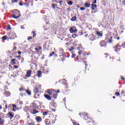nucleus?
Instances as JSON below:
<instances>
[{
	"mask_svg": "<svg viewBox=\"0 0 125 125\" xmlns=\"http://www.w3.org/2000/svg\"><path fill=\"white\" fill-rule=\"evenodd\" d=\"M2 40H3V41H5L6 40H7V36H4L2 38Z\"/></svg>",
	"mask_w": 125,
	"mask_h": 125,
	"instance_id": "32",
	"label": "nucleus"
},
{
	"mask_svg": "<svg viewBox=\"0 0 125 125\" xmlns=\"http://www.w3.org/2000/svg\"><path fill=\"white\" fill-rule=\"evenodd\" d=\"M85 121H86V123H92V122H94L93 121V119H92V118L87 116H86L84 117V118Z\"/></svg>",
	"mask_w": 125,
	"mask_h": 125,
	"instance_id": "5",
	"label": "nucleus"
},
{
	"mask_svg": "<svg viewBox=\"0 0 125 125\" xmlns=\"http://www.w3.org/2000/svg\"><path fill=\"white\" fill-rule=\"evenodd\" d=\"M38 88L39 89V91L42 90V85H39V86H38Z\"/></svg>",
	"mask_w": 125,
	"mask_h": 125,
	"instance_id": "35",
	"label": "nucleus"
},
{
	"mask_svg": "<svg viewBox=\"0 0 125 125\" xmlns=\"http://www.w3.org/2000/svg\"><path fill=\"white\" fill-rule=\"evenodd\" d=\"M72 37L73 38V39H75V38H77V37H79V35L78 34H72Z\"/></svg>",
	"mask_w": 125,
	"mask_h": 125,
	"instance_id": "29",
	"label": "nucleus"
},
{
	"mask_svg": "<svg viewBox=\"0 0 125 125\" xmlns=\"http://www.w3.org/2000/svg\"><path fill=\"white\" fill-rule=\"evenodd\" d=\"M91 5H92V6H91L92 10H95V8H96V7H97V5L94 4H92Z\"/></svg>",
	"mask_w": 125,
	"mask_h": 125,
	"instance_id": "18",
	"label": "nucleus"
},
{
	"mask_svg": "<svg viewBox=\"0 0 125 125\" xmlns=\"http://www.w3.org/2000/svg\"><path fill=\"white\" fill-rule=\"evenodd\" d=\"M71 57L72 58H75L76 57V54H72V56H71Z\"/></svg>",
	"mask_w": 125,
	"mask_h": 125,
	"instance_id": "46",
	"label": "nucleus"
},
{
	"mask_svg": "<svg viewBox=\"0 0 125 125\" xmlns=\"http://www.w3.org/2000/svg\"><path fill=\"white\" fill-rule=\"evenodd\" d=\"M112 39H113V37H110V39L109 40V43H112V42H113V41L112 40Z\"/></svg>",
	"mask_w": 125,
	"mask_h": 125,
	"instance_id": "36",
	"label": "nucleus"
},
{
	"mask_svg": "<svg viewBox=\"0 0 125 125\" xmlns=\"http://www.w3.org/2000/svg\"><path fill=\"white\" fill-rule=\"evenodd\" d=\"M115 95H116V96H120V94L119 92H116L115 93Z\"/></svg>",
	"mask_w": 125,
	"mask_h": 125,
	"instance_id": "39",
	"label": "nucleus"
},
{
	"mask_svg": "<svg viewBox=\"0 0 125 125\" xmlns=\"http://www.w3.org/2000/svg\"><path fill=\"white\" fill-rule=\"evenodd\" d=\"M82 53H83V51H80L78 52L79 55H81V54H82Z\"/></svg>",
	"mask_w": 125,
	"mask_h": 125,
	"instance_id": "43",
	"label": "nucleus"
},
{
	"mask_svg": "<svg viewBox=\"0 0 125 125\" xmlns=\"http://www.w3.org/2000/svg\"><path fill=\"white\" fill-rule=\"evenodd\" d=\"M76 20H77V17L76 16H74L71 18V21H76Z\"/></svg>",
	"mask_w": 125,
	"mask_h": 125,
	"instance_id": "30",
	"label": "nucleus"
},
{
	"mask_svg": "<svg viewBox=\"0 0 125 125\" xmlns=\"http://www.w3.org/2000/svg\"><path fill=\"white\" fill-rule=\"evenodd\" d=\"M16 38V34L12 33L10 36V40H14Z\"/></svg>",
	"mask_w": 125,
	"mask_h": 125,
	"instance_id": "15",
	"label": "nucleus"
},
{
	"mask_svg": "<svg viewBox=\"0 0 125 125\" xmlns=\"http://www.w3.org/2000/svg\"><path fill=\"white\" fill-rule=\"evenodd\" d=\"M44 97H45L46 99H47V100H51V97L48 94H44Z\"/></svg>",
	"mask_w": 125,
	"mask_h": 125,
	"instance_id": "14",
	"label": "nucleus"
},
{
	"mask_svg": "<svg viewBox=\"0 0 125 125\" xmlns=\"http://www.w3.org/2000/svg\"><path fill=\"white\" fill-rule=\"evenodd\" d=\"M39 112H40V111H38V110H36L35 109H33V112H30V113L32 115H35V114H38V113H39Z\"/></svg>",
	"mask_w": 125,
	"mask_h": 125,
	"instance_id": "16",
	"label": "nucleus"
},
{
	"mask_svg": "<svg viewBox=\"0 0 125 125\" xmlns=\"http://www.w3.org/2000/svg\"><path fill=\"white\" fill-rule=\"evenodd\" d=\"M20 57H21V56H18L16 57V58H18V60H20Z\"/></svg>",
	"mask_w": 125,
	"mask_h": 125,
	"instance_id": "49",
	"label": "nucleus"
},
{
	"mask_svg": "<svg viewBox=\"0 0 125 125\" xmlns=\"http://www.w3.org/2000/svg\"><path fill=\"white\" fill-rule=\"evenodd\" d=\"M64 90L65 92H68L70 90V88L68 87V85H66Z\"/></svg>",
	"mask_w": 125,
	"mask_h": 125,
	"instance_id": "19",
	"label": "nucleus"
},
{
	"mask_svg": "<svg viewBox=\"0 0 125 125\" xmlns=\"http://www.w3.org/2000/svg\"><path fill=\"white\" fill-rule=\"evenodd\" d=\"M62 2H63V1L62 0L59 1L60 6H61L62 5Z\"/></svg>",
	"mask_w": 125,
	"mask_h": 125,
	"instance_id": "48",
	"label": "nucleus"
},
{
	"mask_svg": "<svg viewBox=\"0 0 125 125\" xmlns=\"http://www.w3.org/2000/svg\"><path fill=\"white\" fill-rule=\"evenodd\" d=\"M59 92H60V90H57V91H56V93H59Z\"/></svg>",
	"mask_w": 125,
	"mask_h": 125,
	"instance_id": "55",
	"label": "nucleus"
},
{
	"mask_svg": "<svg viewBox=\"0 0 125 125\" xmlns=\"http://www.w3.org/2000/svg\"><path fill=\"white\" fill-rule=\"evenodd\" d=\"M19 90L21 91V92H22V91H26V89L23 87H21L19 89Z\"/></svg>",
	"mask_w": 125,
	"mask_h": 125,
	"instance_id": "28",
	"label": "nucleus"
},
{
	"mask_svg": "<svg viewBox=\"0 0 125 125\" xmlns=\"http://www.w3.org/2000/svg\"><path fill=\"white\" fill-rule=\"evenodd\" d=\"M57 107V106L54 104H53L50 107V108L51 109V110L52 111V112H55L56 107Z\"/></svg>",
	"mask_w": 125,
	"mask_h": 125,
	"instance_id": "7",
	"label": "nucleus"
},
{
	"mask_svg": "<svg viewBox=\"0 0 125 125\" xmlns=\"http://www.w3.org/2000/svg\"><path fill=\"white\" fill-rule=\"evenodd\" d=\"M114 48H115V51L116 52H118V51H120L121 49V46L120 45V44H117V45H116L114 47Z\"/></svg>",
	"mask_w": 125,
	"mask_h": 125,
	"instance_id": "8",
	"label": "nucleus"
},
{
	"mask_svg": "<svg viewBox=\"0 0 125 125\" xmlns=\"http://www.w3.org/2000/svg\"><path fill=\"white\" fill-rule=\"evenodd\" d=\"M43 73H44L45 74H47V73H48V71H45V70H44V69L43 70Z\"/></svg>",
	"mask_w": 125,
	"mask_h": 125,
	"instance_id": "53",
	"label": "nucleus"
},
{
	"mask_svg": "<svg viewBox=\"0 0 125 125\" xmlns=\"http://www.w3.org/2000/svg\"><path fill=\"white\" fill-rule=\"evenodd\" d=\"M104 57L105 58H107L108 57H110V56L108 54H104Z\"/></svg>",
	"mask_w": 125,
	"mask_h": 125,
	"instance_id": "40",
	"label": "nucleus"
},
{
	"mask_svg": "<svg viewBox=\"0 0 125 125\" xmlns=\"http://www.w3.org/2000/svg\"><path fill=\"white\" fill-rule=\"evenodd\" d=\"M13 108H16V105H15V104H13Z\"/></svg>",
	"mask_w": 125,
	"mask_h": 125,
	"instance_id": "58",
	"label": "nucleus"
},
{
	"mask_svg": "<svg viewBox=\"0 0 125 125\" xmlns=\"http://www.w3.org/2000/svg\"><path fill=\"white\" fill-rule=\"evenodd\" d=\"M0 124L1 125H3L4 124V120L2 119L0 117Z\"/></svg>",
	"mask_w": 125,
	"mask_h": 125,
	"instance_id": "27",
	"label": "nucleus"
},
{
	"mask_svg": "<svg viewBox=\"0 0 125 125\" xmlns=\"http://www.w3.org/2000/svg\"><path fill=\"white\" fill-rule=\"evenodd\" d=\"M39 91H40V90H39V88H38V87H36L34 88L33 92L35 93V94H37V93H38Z\"/></svg>",
	"mask_w": 125,
	"mask_h": 125,
	"instance_id": "17",
	"label": "nucleus"
},
{
	"mask_svg": "<svg viewBox=\"0 0 125 125\" xmlns=\"http://www.w3.org/2000/svg\"><path fill=\"white\" fill-rule=\"evenodd\" d=\"M94 1L92 2V3H93L94 4L96 3L97 1H96V0H94Z\"/></svg>",
	"mask_w": 125,
	"mask_h": 125,
	"instance_id": "57",
	"label": "nucleus"
},
{
	"mask_svg": "<svg viewBox=\"0 0 125 125\" xmlns=\"http://www.w3.org/2000/svg\"><path fill=\"white\" fill-rule=\"evenodd\" d=\"M18 54H19V55H21V51L19 52Z\"/></svg>",
	"mask_w": 125,
	"mask_h": 125,
	"instance_id": "62",
	"label": "nucleus"
},
{
	"mask_svg": "<svg viewBox=\"0 0 125 125\" xmlns=\"http://www.w3.org/2000/svg\"><path fill=\"white\" fill-rule=\"evenodd\" d=\"M7 30H11V27H10V25H8L7 26Z\"/></svg>",
	"mask_w": 125,
	"mask_h": 125,
	"instance_id": "44",
	"label": "nucleus"
},
{
	"mask_svg": "<svg viewBox=\"0 0 125 125\" xmlns=\"http://www.w3.org/2000/svg\"><path fill=\"white\" fill-rule=\"evenodd\" d=\"M14 69H18L19 67L17 65H14Z\"/></svg>",
	"mask_w": 125,
	"mask_h": 125,
	"instance_id": "51",
	"label": "nucleus"
},
{
	"mask_svg": "<svg viewBox=\"0 0 125 125\" xmlns=\"http://www.w3.org/2000/svg\"><path fill=\"white\" fill-rule=\"evenodd\" d=\"M87 36H88V34H86L84 35L85 38H87Z\"/></svg>",
	"mask_w": 125,
	"mask_h": 125,
	"instance_id": "61",
	"label": "nucleus"
},
{
	"mask_svg": "<svg viewBox=\"0 0 125 125\" xmlns=\"http://www.w3.org/2000/svg\"><path fill=\"white\" fill-rule=\"evenodd\" d=\"M31 75H32V70H27V71L26 72V77L27 78H30V77H31Z\"/></svg>",
	"mask_w": 125,
	"mask_h": 125,
	"instance_id": "9",
	"label": "nucleus"
},
{
	"mask_svg": "<svg viewBox=\"0 0 125 125\" xmlns=\"http://www.w3.org/2000/svg\"><path fill=\"white\" fill-rule=\"evenodd\" d=\"M78 32V30L74 29V27H71L70 29V32L73 34V33H77Z\"/></svg>",
	"mask_w": 125,
	"mask_h": 125,
	"instance_id": "13",
	"label": "nucleus"
},
{
	"mask_svg": "<svg viewBox=\"0 0 125 125\" xmlns=\"http://www.w3.org/2000/svg\"><path fill=\"white\" fill-rule=\"evenodd\" d=\"M96 35H97V36H98V37H102V36H103V34L102 33H100L99 31H96Z\"/></svg>",
	"mask_w": 125,
	"mask_h": 125,
	"instance_id": "22",
	"label": "nucleus"
},
{
	"mask_svg": "<svg viewBox=\"0 0 125 125\" xmlns=\"http://www.w3.org/2000/svg\"><path fill=\"white\" fill-rule=\"evenodd\" d=\"M7 115L10 117V120H11L12 119H13V118L14 117V113H13V112H8Z\"/></svg>",
	"mask_w": 125,
	"mask_h": 125,
	"instance_id": "11",
	"label": "nucleus"
},
{
	"mask_svg": "<svg viewBox=\"0 0 125 125\" xmlns=\"http://www.w3.org/2000/svg\"><path fill=\"white\" fill-rule=\"evenodd\" d=\"M55 53L54 52H52L49 55V57H51L52 56H53L54 55V54Z\"/></svg>",
	"mask_w": 125,
	"mask_h": 125,
	"instance_id": "31",
	"label": "nucleus"
},
{
	"mask_svg": "<svg viewBox=\"0 0 125 125\" xmlns=\"http://www.w3.org/2000/svg\"><path fill=\"white\" fill-rule=\"evenodd\" d=\"M84 6L87 8L90 7V3L86 2L84 3Z\"/></svg>",
	"mask_w": 125,
	"mask_h": 125,
	"instance_id": "24",
	"label": "nucleus"
},
{
	"mask_svg": "<svg viewBox=\"0 0 125 125\" xmlns=\"http://www.w3.org/2000/svg\"><path fill=\"white\" fill-rule=\"evenodd\" d=\"M56 121V118L55 117L53 114H50L49 116V119H46L45 120V124L46 125H53L55 124Z\"/></svg>",
	"mask_w": 125,
	"mask_h": 125,
	"instance_id": "1",
	"label": "nucleus"
},
{
	"mask_svg": "<svg viewBox=\"0 0 125 125\" xmlns=\"http://www.w3.org/2000/svg\"><path fill=\"white\" fill-rule=\"evenodd\" d=\"M83 56H84V57L87 56L89 55V53H86L85 52H83Z\"/></svg>",
	"mask_w": 125,
	"mask_h": 125,
	"instance_id": "33",
	"label": "nucleus"
},
{
	"mask_svg": "<svg viewBox=\"0 0 125 125\" xmlns=\"http://www.w3.org/2000/svg\"><path fill=\"white\" fill-rule=\"evenodd\" d=\"M60 57L62 58V61H64V58H66L67 57V55H66V54L63 51H60Z\"/></svg>",
	"mask_w": 125,
	"mask_h": 125,
	"instance_id": "3",
	"label": "nucleus"
},
{
	"mask_svg": "<svg viewBox=\"0 0 125 125\" xmlns=\"http://www.w3.org/2000/svg\"><path fill=\"white\" fill-rule=\"evenodd\" d=\"M7 107H8L7 104H6V105H5V109H7Z\"/></svg>",
	"mask_w": 125,
	"mask_h": 125,
	"instance_id": "63",
	"label": "nucleus"
},
{
	"mask_svg": "<svg viewBox=\"0 0 125 125\" xmlns=\"http://www.w3.org/2000/svg\"><path fill=\"white\" fill-rule=\"evenodd\" d=\"M57 94H53V97L55 99H56L57 98Z\"/></svg>",
	"mask_w": 125,
	"mask_h": 125,
	"instance_id": "34",
	"label": "nucleus"
},
{
	"mask_svg": "<svg viewBox=\"0 0 125 125\" xmlns=\"http://www.w3.org/2000/svg\"><path fill=\"white\" fill-rule=\"evenodd\" d=\"M42 46H39L38 48H35V49L37 52H40V50H42Z\"/></svg>",
	"mask_w": 125,
	"mask_h": 125,
	"instance_id": "21",
	"label": "nucleus"
},
{
	"mask_svg": "<svg viewBox=\"0 0 125 125\" xmlns=\"http://www.w3.org/2000/svg\"><path fill=\"white\" fill-rule=\"evenodd\" d=\"M49 113V111L43 112L42 113V115L43 116H47V115Z\"/></svg>",
	"mask_w": 125,
	"mask_h": 125,
	"instance_id": "25",
	"label": "nucleus"
},
{
	"mask_svg": "<svg viewBox=\"0 0 125 125\" xmlns=\"http://www.w3.org/2000/svg\"><path fill=\"white\" fill-rule=\"evenodd\" d=\"M16 59H13L11 60V64H12L13 65H15V64H16V62L15 61H16Z\"/></svg>",
	"mask_w": 125,
	"mask_h": 125,
	"instance_id": "20",
	"label": "nucleus"
},
{
	"mask_svg": "<svg viewBox=\"0 0 125 125\" xmlns=\"http://www.w3.org/2000/svg\"><path fill=\"white\" fill-rule=\"evenodd\" d=\"M83 62L84 63L85 66H86L85 68H86V67L88 66L87 62L86 61H83Z\"/></svg>",
	"mask_w": 125,
	"mask_h": 125,
	"instance_id": "45",
	"label": "nucleus"
},
{
	"mask_svg": "<svg viewBox=\"0 0 125 125\" xmlns=\"http://www.w3.org/2000/svg\"><path fill=\"white\" fill-rule=\"evenodd\" d=\"M68 4L69 5H73V1H69L68 2Z\"/></svg>",
	"mask_w": 125,
	"mask_h": 125,
	"instance_id": "37",
	"label": "nucleus"
},
{
	"mask_svg": "<svg viewBox=\"0 0 125 125\" xmlns=\"http://www.w3.org/2000/svg\"><path fill=\"white\" fill-rule=\"evenodd\" d=\"M32 39H33V37H32L31 36H29V37L27 38L28 41H30V40H32Z\"/></svg>",
	"mask_w": 125,
	"mask_h": 125,
	"instance_id": "42",
	"label": "nucleus"
},
{
	"mask_svg": "<svg viewBox=\"0 0 125 125\" xmlns=\"http://www.w3.org/2000/svg\"><path fill=\"white\" fill-rule=\"evenodd\" d=\"M35 120H36L37 123H41L42 121V117H41L40 116H37L35 118Z\"/></svg>",
	"mask_w": 125,
	"mask_h": 125,
	"instance_id": "10",
	"label": "nucleus"
},
{
	"mask_svg": "<svg viewBox=\"0 0 125 125\" xmlns=\"http://www.w3.org/2000/svg\"><path fill=\"white\" fill-rule=\"evenodd\" d=\"M88 38H89V39L90 40V41H95V40H96V36H95L93 34L90 35L89 36Z\"/></svg>",
	"mask_w": 125,
	"mask_h": 125,
	"instance_id": "6",
	"label": "nucleus"
},
{
	"mask_svg": "<svg viewBox=\"0 0 125 125\" xmlns=\"http://www.w3.org/2000/svg\"><path fill=\"white\" fill-rule=\"evenodd\" d=\"M65 44L67 45V46H69V45H70L69 43H66Z\"/></svg>",
	"mask_w": 125,
	"mask_h": 125,
	"instance_id": "59",
	"label": "nucleus"
},
{
	"mask_svg": "<svg viewBox=\"0 0 125 125\" xmlns=\"http://www.w3.org/2000/svg\"><path fill=\"white\" fill-rule=\"evenodd\" d=\"M52 6L53 9H55V4H53V5H52Z\"/></svg>",
	"mask_w": 125,
	"mask_h": 125,
	"instance_id": "54",
	"label": "nucleus"
},
{
	"mask_svg": "<svg viewBox=\"0 0 125 125\" xmlns=\"http://www.w3.org/2000/svg\"><path fill=\"white\" fill-rule=\"evenodd\" d=\"M17 49V48L16 47H15L13 48V51H15Z\"/></svg>",
	"mask_w": 125,
	"mask_h": 125,
	"instance_id": "52",
	"label": "nucleus"
},
{
	"mask_svg": "<svg viewBox=\"0 0 125 125\" xmlns=\"http://www.w3.org/2000/svg\"><path fill=\"white\" fill-rule=\"evenodd\" d=\"M12 17L13 18H14L15 19H18L20 16H21V14H20V11L15 10L13 11L12 13Z\"/></svg>",
	"mask_w": 125,
	"mask_h": 125,
	"instance_id": "2",
	"label": "nucleus"
},
{
	"mask_svg": "<svg viewBox=\"0 0 125 125\" xmlns=\"http://www.w3.org/2000/svg\"><path fill=\"white\" fill-rule=\"evenodd\" d=\"M81 10H85V8L84 7H81Z\"/></svg>",
	"mask_w": 125,
	"mask_h": 125,
	"instance_id": "50",
	"label": "nucleus"
},
{
	"mask_svg": "<svg viewBox=\"0 0 125 125\" xmlns=\"http://www.w3.org/2000/svg\"><path fill=\"white\" fill-rule=\"evenodd\" d=\"M23 3H24V2L23 1L20 2L19 3V5H20V6H23Z\"/></svg>",
	"mask_w": 125,
	"mask_h": 125,
	"instance_id": "41",
	"label": "nucleus"
},
{
	"mask_svg": "<svg viewBox=\"0 0 125 125\" xmlns=\"http://www.w3.org/2000/svg\"><path fill=\"white\" fill-rule=\"evenodd\" d=\"M37 76L38 78H41V77H42V71L39 70L37 72Z\"/></svg>",
	"mask_w": 125,
	"mask_h": 125,
	"instance_id": "23",
	"label": "nucleus"
},
{
	"mask_svg": "<svg viewBox=\"0 0 125 125\" xmlns=\"http://www.w3.org/2000/svg\"><path fill=\"white\" fill-rule=\"evenodd\" d=\"M28 125H35V122H32L29 124Z\"/></svg>",
	"mask_w": 125,
	"mask_h": 125,
	"instance_id": "47",
	"label": "nucleus"
},
{
	"mask_svg": "<svg viewBox=\"0 0 125 125\" xmlns=\"http://www.w3.org/2000/svg\"><path fill=\"white\" fill-rule=\"evenodd\" d=\"M100 44L102 47H103V46H106V45H107V43L104 41H101Z\"/></svg>",
	"mask_w": 125,
	"mask_h": 125,
	"instance_id": "12",
	"label": "nucleus"
},
{
	"mask_svg": "<svg viewBox=\"0 0 125 125\" xmlns=\"http://www.w3.org/2000/svg\"><path fill=\"white\" fill-rule=\"evenodd\" d=\"M121 80H122V81H125V79L122 76L121 77Z\"/></svg>",
	"mask_w": 125,
	"mask_h": 125,
	"instance_id": "56",
	"label": "nucleus"
},
{
	"mask_svg": "<svg viewBox=\"0 0 125 125\" xmlns=\"http://www.w3.org/2000/svg\"><path fill=\"white\" fill-rule=\"evenodd\" d=\"M46 93L49 94V95H53V94L56 93V91L53 89H49L47 90Z\"/></svg>",
	"mask_w": 125,
	"mask_h": 125,
	"instance_id": "4",
	"label": "nucleus"
},
{
	"mask_svg": "<svg viewBox=\"0 0 125 125\" xmlns=\"http://www.w3.org/2000/svg\"><path fill=\"white\" fill-rule=\"evenodd\" d=\"M13 2H17V0H14V1Z\"/></svg>",
	"mask_w": 125,
	"mask_h": 125,
	"instance_id": "64",
	"label": "nucleus"
},
{
	"mask_svg": "<svg viewBox=\"0 0 125 125\" xmlns=\"http://www.w3.org/2000/svg\"><path fill=\"white\" fill-rule=\"evenodd\" d=\"M32 33L33 34V38H35V37L37 36V34H36V32L33 31Z\"/></svg>",
	"mask_w": 125,
	"mask_h": 125,
	"instance_id": "38",
	"label": "nucleus"
},
{
	"mask_svg": "<svg viewBox=\"0 0 125 125\" xmlns=\"http://www.w3.org/2000/svg\"><path fill=\"white\" fill-rule=\"evenodd\" d=\"M25 92H26V93H27L28 95H31L32 94V93L31 92V91L28 89L25 90Z\"/></svg>",
	"mask_w": 125,
	"mask_h": 125,
	"instance_id": "26",
	"label": "nucleus"
},
{
	"mask_svg": "<svg viewBox=\"0 0 125 125\" xmlns=\"http://www.w3.org/2000/svg\"><path fill=\"white\" fill-rule=\"evenodd\" d=\"M123 3L124 5H125V0H123Z\"/></svg>",
	"mask_w": 125,
	"mask_h": 125,
	"instance_id": "60",
	"label": "nucleus"
}]
</instances>
